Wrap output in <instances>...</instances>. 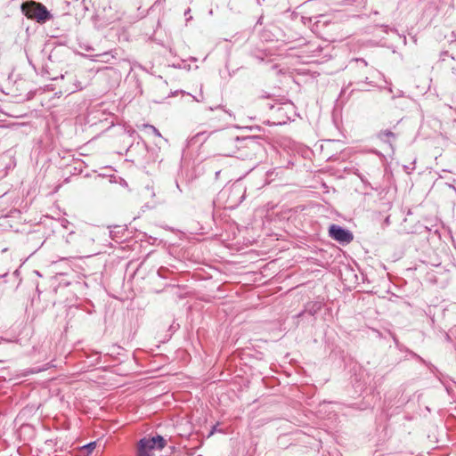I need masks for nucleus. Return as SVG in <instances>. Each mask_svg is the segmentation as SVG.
<instances>
[{
    "label": "nucleus",
    "mask_w": 456,
    "mask_h": 456,
    "mask_svg": "<svg viewBox=\"0 0 456 456\" xmlns=\"http://www.w3.org/2000/svg\"><path fill=\"white\" fill-rule=\"evenodd\" d=\"M231 142H237L236 151L232 152H224V156L235 157L236 159L249 161L255 167L264 157L265 149L257 137L249 136L243 138H231Z\"/></svg>",
    "instance_id": "obj_1"
},
{
    "label": "nucleus",
    "mask_w": 456,
    "mask_h": 456,
    "mask_svg": "<svg viewBox=\"0 0 456 456\" xmlns=\"http://www.w3.org/2000/svg\"><path fill=\"white\" fill-rule=\"evenodd\" d=\"M21 11L27 18L35 20L40 24H44L53 18V14L43 4L35 1L23 3Z\"/></svg>",
    "instance_id": "obj_2"
},
{
    "label": "nucleus",
    "mask_w": 456,
    "mask_h": 456,
    "mask_svg": "<svg viewBox=\"0 0 456 456\" xmlns=\"http://www.w3.org/2000/svg\"><path fill=\"white\" fill-rule=\"evenodd\" d=\"M247 188L244 183L238 180L227 189L223 190V194H227V202L230 208L239 206L246 197Z\"/></svg>",
    "instance_id": "obj_3"
},
{
    "label": "nucleus",
    "mask_w": 456,
    "mask_h": 456,
    "mask_svg": "<svg viewBox=\"0 0 456 456\" xmlns=\"http://www.w3.org/2000/svg\"><path fill=\"white\" fill-rule=\"evenodd\" d=\"M329 235L330 238L342 244H348L354 240V235L349 230L338 224H331L330 226Z\"/></svg>",
    "instance_id": "obj_4"
},
{
    "label": "nucleus",
    "mask_w": 456,
    "mask_h": 456,
    "mask_svg": "<svg viewBox=\"0 0 456 456\" xmlns=\"http://www.w3.org/2000/svg\"><path fill=\"white\" fill-rule=\"evenodd\" d=\"M141 442H145V445L148 449L151 451L162 450L166 446V440L163 436L157 435L155 436L150 438H142L140 440Z\"/></svg>",
    "instance_id": "obj_5"
},
{
    "label": "nucleus",
    "mask_w": 456,
    "mask_h": 456,
    "mask_svg": "<svg viewBox=\"0 0 456 456\" xmlns=\"http://www.w3.org/2000/svg\"><path fill=\"white\" fill-rule=\"evenodd\" d=\"M395 134L389 130H382L378 134V138L383 141L384 142L389 143L392 147L391 139H395Z\"/></svg>",
    "instance_id": "obj_6"
},
{
    "label": "nucleus",
    "mask_w": 456,
    "mask_h": 456,
    "mask_svg": "<svg viewBox=\"0 0 456 456\" xmlns=\"http://www.w3.org/2000/svg\"><path fill=\"white\" fill-rule=\"evenodd\" d=\"M321 308L322 304L320 302H312L307 304L305 311L308 313L310 315H314L321 310Z\"/></svg>",
    "instance_id": "obj_7"
},
{
    "label": "nucleus",
    "mask_w": 456,
    "mask_h": 456,
    "mask_svg": "<svg viewBox=\"0 0 456 456\" xmlns=\"http://www.w3.org/2000/svg\"><path fill=\"white\" fill-rule=\"evenodd\" d=\"M367 85L373 86L371 82L369 81V77H365L363 80L356 83L357 87L352 89L349 94H352L354 91H367Z\"/></svg>",
    "instance_id": "obj_8"
},
{
    "label": "nucleus",
    "mask_w": 456,
    "mask_h": 456,
    "mask_svg": "<svg viewBox=\"0 0 456 456\" xmlns=\"http://www.w3.org/2000/svg\"><path fill=\"white\" fill-rule=\"evenodd\" d=\"M152 451L148 449L145 445V442H139L137 449V456H152Z\"/></svg>",
    "instance_id": "obj_9"
},
{
    "label": "nucleus",
    "mask_w": 456,
    "mask_h": 456,
    "mask_svg": "<svg viewBox=\"0 0 456 456\" xmlns=\"http://www.w3.org/2000/svg\"><path fill=\"white\" fill-rule=\"evenodd\" d=\"M142 126H143L144 129H147V130L151 131L156 136L162 137L161 134L159 133V131L154 126L149 125V124H144V125H142Z\"/></svg>",
    "instance_id": "obj_10"
},
{
    "label": "nucleus",
    "mask_w": 456,
    "mask_h": 456,
    "mask_svg": "<svg viewBox=\"0 0 456 456\" xmlns=\"http://www.w3.org/2000/svg\"><path fill=\"white\" fill-rule=\"evenodd\" d=\"M95 446H96V442H91V443L86 444L85 446H83L82 449L86 450L87 453H91L94 451V449L95 448Z\"/></svg>",
    "instance_id": "obj_11"
},
{
    "label": "nucleus",
    "mask_w": 456,
    "mask_h": 456,
    "mask_svg": "<svg viewBox=\"0 0 456 456\" xmlns=\"http://www.w3.org/2000/svg\"><path fill=\"white\" fill-rule=\"evenodd\" d=\"M452 90L453 94H456V67L452 68Z\"/></svg>",
    "instance_id": "obj_12"
},
{
    "label": "nucleus",
    "mask_w": 456,
    "mask_h": 456,
    "mask_svg": "<svg viewBox=\"0 0 456 456\" xmlns=\"http://www.w3.org/2000/svg\"><path fill=\"white\" fill-rule=\"evenodd\" d=\"M351 63L361 64L364 68L368 66V62L364 59L361 58L353 59Z\"/></svg>",
    "instance_id": "obj_13"
},
{
    "label": "nucleus",
    "mask_w": 456,
    "mask_h": 456,
    "mask_svg": "<svg viewBox=\"0 0 456 456\" xmlns=\"http://www.w3.org/2000/svg\"><path fill=\"white\" fill-rule=\"evenodd\" d=\"M446 57H450L449 53L447 51L442 52L440 54V60L442 61H444L446 60ZM451 58L453 60L454 58L451 56Z\"/></svg>",
    "instance_id": "obj_14"
},
{
    "label": "nucleus",
    "mask_w": 456,
    "mask_h": 456,
    "mask_svg": "<svg viewBox=\"0 0 456 456\" xmlns=\"http://www.w3.org/2000/svg\"><path fill=\"white\" fill-rule=\"evenodd\" d=\"M204 135V133H198L193 138L192 140H196V141H200V137Z\"/></svg>",
    "instance_id": "obj_15"
},
{
    "label": "nucleus",
    "mask_w": 456,
    "mask_h": 456,
    "mask_svg": "<svg viewBox=\"0 0 456 456\" xmlns=\"http://www.w3.org/2000/svg\"><path fill=\"white\" fill-rule=\"evenodd\" d=\"M76 89L72 90V92H75L76 90H81L83 86L78 83V85L75 84Z\"/></svg>",
    "instance_id": "obj_16"
},
{
    "label": "nucleus",
    "mask_w": 456,
    "mask_h": 456,
    "mask_svg": "<svg viewBox=\"0 0 456 456\" xmlns=\"http://www.w3.org/2000/svg\"><path fill=\"white\" fill-rule=\"evenodd\" d=\"M352 86V83H350L346 87L343 88L341 91V95L345 94L346 93L347 88Z\"/></svg>",
    "instance_id": "obj_17"
},
{
    "label": "nucleus",
    "mask_w": 456,
    "mask_h": 456,
    "mask_svg": "<svg viewBox=\"0 0 456 456\" xmlns=\"http://www.w3.org/2000/svg\"><path fill=\"white\" fill-rule=\"evenodd\" d=\"M283 110V108H282V107H281V106H278V107H277V110H278V111H281V110Z\"/></svg>",
    "instance_id": "obj_18"
},
{
    "label": "nucleus",
    "mask_w": 456,
    "mask_h": 456,
    "mask_svg": "<svg viewBox=\"0 0 456 456\" xmlns=\"http://www.w3.org/2000/svg\"><path fill=\"white\" fill-rule=\"evenodd\" d=\"M162 271H163V269H159V270L158 271V274H159V276H161V272H162Z\"/></svg>",
    "instance_id": "obj_19"
},
{
    "label": "nucleus",
    "mask_w": 456,
    "mask_h": 456,
    "mask_svg": "<svg viewBox=\"0 0 456 456\" xmlns=\"http://www.w3.org/2000/svg\"><path fill=\"white\" fill-rule=\"evenodd\" d=\"M8 273H5L4 274L1 275L0 277H5L7 276Z\"/></svg>",
    "instance_id": "obj_20"
},
{
    "label": "nucleus",
    "mask_w": 456,
    "mask_h": 456,
    "mask_svg": "<svg viewBox=\"0 0 456 456\" xmlns=\"http://www.w3.org/2000/svg\"><path fill=\"white\" fill-rule=\"evenodd\" d=\"M190 9H187V12H184V14H189Z\"/></svg>",
    "instance_id": "obj_21"
},
{
    "label": "nucleus",
    "mask_w": 456,
    "mask_h": 456,
    "mask_svg": "<svg viewBox=\"0 0 456 456\" xmlns=\"http://www.w3.org/2000/svg\"><path fill=\"white\" fill-rule=\"evenodd\" d=\"M190 9H187V12H184V14H189Z\"/></svg>",
    "instance_id": "obj_22"
},
{
    "label": "nucleus",
    "mask_w": 456,
    "mask_h": 456,
    "mask_svg": "<svg viewBox=\"0 0 456 456\" xmlns=\"http://www.w3.org/2000/svg\"><path fill=\"white\" fill-rule=\"evenodd\" d=\"M190 9H187V12H184V14H189Z\"/></svg>",
    "instance_id": "obj_23"
},
{
    "label": "nucleus",
    "mask_w": 456,
    "mask_h": 456,
    "mask_svg": "<svg viewBox=\"0 0 456 456\" xmlns=\"http://www.w3.org/2000/svg\"><path fill=\"white\" fill-rule=\"evenodd\" d=\"M220 171L216 172V175L219 176Z\"/></svg>",
    "instance_id": "obj_24"
}]
</instances>
